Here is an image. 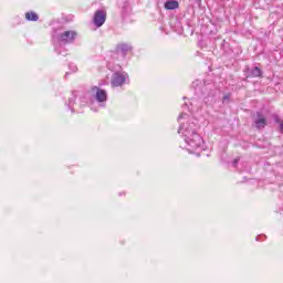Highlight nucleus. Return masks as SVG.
I'll return each instance as SVG.
<instances>
[{"mask_svg": "<svg viewBox=\"0 0 283 283\" xmlns=\"http://www.w3.org/2000/svg\"><path fill=\"white\" fill-rule=\"evenodd\" d=\"M125 81H127V77L120 73H115L112 77V86L113 87H120V85H125Z\"/></svg>", "mask_w": 283, "mask_h": 283, "instance_id": "f03ea898", "label": "nucleus"}, {"mask_svg": "<svg viewBox=\"0 0 283 283\" xmlns=\"http://www.w3.org/2000/svg\"><path fill=\"white\" fill-rule=\"evenodd\" d=\"M76 31H65L64 33L61 34L62 41H65V43H72L74 39H76Z\"/></svg>", "mask_w": 283, "mask_h": 283, "instance_id": "7ed1b4c3", "label": "nucleus"}, {"mask_svg": "<svg viewBox=\"0 0 283 283\" xmlns=\"http://www.w3.org/2000/svg\"><path fill=\"white\" fill-rule=\"evenodd\" d=\"M93 92H96V98L98 103H105V101H107V93L104 90H101L97 86H95L93 87Z\"/></svg>", "mask_w": 283, "mask_h": 283, "instance_id": "39448f33", "label": "nucleus"}, {"mask_svg": "<svg viewBox=\"0 0 283 283\" xmlns=\"http://www.w3.org/2000/svg\"><path fill=\"white\" fill-rule=\"evenodd\" d=\"M180 8V3L176 0H169L165 3V10H178Z\"/></svg>", "mask_w": 283, "mask_h": 283, "instance_id": "423d86ee", "label": "nucleus"}, {"mask_svg": "<svg viewBox=\"0 0 283 283\" xmlns=\"http://www.w3.org/2000/svg\"><path fill=\"white\" fill-rule=\"evenodd\" d=\"M280 132L283 134V120L280 122Z\"/></svg>", "mask_w": 283, "mask_h": 283, "instance_id": "1a4fd4ad", "label": "nucleus"}, {"mask_svg": "<svg viewBox=\"0 0 283 283\" xmlns=\"http://www.w3.org/2000/svg\"><path fill=\"white\" fill-rule=\"evenodd\" d=\"M251 77L252 78H262V70L258 66H255L252 71H251Z\"/></svg>", "mask_w": 283, "mask_h": 283, "instance_id": "6e6552de", "label": "nucleus"}, {"mask_svg": "<svg viewBox=\"0 0 283 283\" xmlns=\"http://www.w3.org/2000/svg\"><path fill=\"white\" fill-rule=\"evenodd\" d=\"M27 21H39V14H36L34 11H30L25 13Z\"/></svg>", "mask_w": 283, "mask_h": 283, "instance_id": "0eeeda50", "label": "nucleus"}, {"mask_svg": "<svg viewBox=\"0 0 283 283\" xmlns=\"http://www.w3.org/2000/svg\"><path fill=\"white\" fill-rule=\"evenodd\" d=\"M256 129H264L266 127V117L262 114H256V119L254 120Z\"/></svg>", "mask_w": 283, "mask_h": 283, "instance_id": "20e7f679", "label": "nucleus"}, {"mask_svg": "<svg viewBox=\"0 0 283 283\" xmlns=\"http://www.w3.org/2000/svg\"><path fill=\"white\" fill-rule=\"evenodd\" d=\"M106 20H107V12L96 11L93 18V23H95L96 28H101L103 27Z\"/></svg>", "mask_w": 283, "mask_h": 283, "instance_id": "f257e3e1", "label": "nucleus"}]
</instances>
